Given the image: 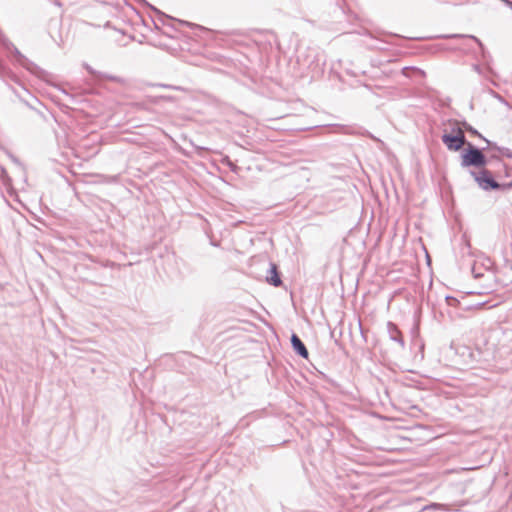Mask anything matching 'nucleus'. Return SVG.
Segmentation results:
<instances>
[{
  "instance_id": "obj_5",
  "label": "nucleus",
  "mask_w": 512,
  "mask_h": 512,
  "mask_svg": "<svg viewBox=\"0 0 512 512\" xmlns=\"http://www.w3.org/2000/svg\"><path fill=\"white\" fill-rule=\"evenodd\" d=\"M266 281L274 287H280L282 285V279L278 271L277 265L273 262H269V268L267 270Z\"/></svg>"
},
{
  "instance_id": "obj_10",
  "label": "nucleus",
  "mask_w": 512,
  "mask_h": 512,
  "mask_svg": "<svg viewBox=\"0 0 512 512\" xmlns=\"http://www.w3.org/2000/svg\"><path fill=\"white\" fill-rule=\"evenodd\" d=\"M484 141L487 144V148L496 150L499 153H501L503 156L512 159V151L509 148L504 147V146H499V145H497V143L492 142L488 139H484Z\"/></svg>"
},
{
  "instance_id": "obj_27",
  "label": "nucleus",
  "mask_w": 512,
  "mask_h": 512,
  "mask_svg": "<svg viewBox=\"0 0 512 512\" xmlns=\"http://www.w3.org/2000/svg\"><path fill=\"white\" fill-rule=\"evenodd\" d=\"M2 32V30L0 29V33Z\"/></svg>"
},
{
  "instance_id": "obj_14",
  "label": "nucleus",
  "mask_w": 512,
  "mask_h": 512,
  "mask_svg": "<svg viewBox=\"0 0 512 512\" xmlns=\"http://www.w3.org/2000/svg\"><path fill=\"white\" fill-rule=\"evenodd\" d=\"M451 37H454V38H457V37H466V38H469L471 40H473L474 42L477 43V45L480 47L481 51H482V54L483 56H485V48H484V45L483 43L476 37V36H473V35H459V34H455V35H452Z\"/></svg>"
},
{
  "instance_id": "obj_4",
  "label": "nucleus",
  "mask_w": 512,
  "mask_h": 512,
  "mask_svg": "<svg viewBox=\"0 0 512 512\" xmlns=\"http://www.w3.org/2000/svg\"><path fill=\"white\" fill-rule=\"evenodd\" d=\"M441 140L444 143V145L447 147L450 151H459L462 149L464 145L467 146L466 137L464 134L454 135V134H447L445 131L443 135L441 136Z\"/></svg>"
},
{
  "instance_id": "obj_9",
  "label": "nucleus",
  "mask_w": 512,
  "mask_h": 512,
  "mask_svg": "<svg viewBox=\"0 0 512 512\" xmlns=\"http://www.w3.org/2000/svg\"><path fill=\"white\" fill-rule=\"evenodd\" d=\"M472 274L475 279L487 278L489 282L484 285V288L488 291L493 289L494 285L492 282L494 281V275H484V273L478 270L476 264L472 266Z\"/></svg>"
},
{
  "instance_id": "obj_20",
  "label": "nucleus",
  "mask_w": 512,
  "mask_h": 512,
  "mask_svg": "<svg viewBox=\"0 0 512 512\" xmlns=\"http://www.w3.org/2000/svg\"><path fill=\"white\" fill-rule=\"evenodd\" d=\"M472 68L475 72H477L478 74H482V68L480 67L479 64H473L472 65Z\"/></svg>"
},
{
  "instance_id": "obj_1",
  "label": "nucleus",
  "mask_w": 512,
  "mask_h": 512,
  "mask_svg": "<svg viewBox=\"0 0 512 512\" xmlns=\"http://www.w3.org/2000/svg\"><path fill=\"white\" fill-rule=\"evenodd\" d=\"M485 149L486 148L480 149L470 142L467 143L466 148L461 154V167L485 168L488 164V159L483 153Z\"/></svg>"
},
{
  "instance_id": "obj_19",
  "label": "nucleus",
  "mask_w": 512,
  "mask_h": 512,
  "mask_svg": "<svg viewBox=\"0 0 512 512\" xmlns=\"http://www.w3.org/2000/svg\"><path fill=\"white\" fill-rule=\"evenodd\" d=\"M225 162H227L228 166L230 167V169H231L232 171H235V169H236V165H235V164H233V163L231 162V160H230L228 157H226Z\"/></svg>"
},
{
  "instance_id": "obj_22",
  "label": "nucleus",
  "mask_w": 512,
  "mask_h": 512,
  "mask_svg": "<svg viewBox=\"0 0 512 512\" xmlns=\"http://www.w3.org/2000/svg\"><path fill=\"white\" fill-rule=\"evenodd\" d=\"M507 7L512 9V1L511 0H501Z\"/></svg>"
},
{
  "instance_id": "obj_16",
  "label": "nucleus",
  "mask_w": 512,
  "mask_h": 512,
  "mask_svg": "<svg viewBox=\"0 0 512 512\" xmlns=\"http://www.w3.org/2000/svg\"><path fill=\"white\" fill-rule=\"evenodd\" d=\"M445 300H446L447 304H448L449 306H452V307H456V306L459 304L458 299H456V298H455V297H453V296H447V297L445 298Z\"/></svg>"
},
{
  "instance_id": "obj_3",
  "label": "nucleus",
  "mask_w": 512,
  "mask_h": 512,
  "mask_svg": "<svg viewBox=\"0 0 512 512\" xmlns=\"http://www.w3.org/2000/svg\"><path fill=\"white\" fill-rule=\"evenodd\" d=\"M0 44L2 47L7 50L10 54L15 57V61L26 69H30V64H32L19 50L18 48L6 37L4 32L0 33Z\"/></svg>"
},
{
  "instance_id": "obj_7",
  "label": "nucleus",
  "mask_w": 512,
  "mask_h": 512,
  "mask_svg": "<svg viewBox=\"0 0 512 512\" xmlns=\"http://www.w3.org/2000/svg\"><path fill=\"white\" fill-rule=\"evenodd\" d=\"M387 331H388L390 340L399 344L400 348L403 349L405 347V342H404L402 333L398 329V327L393 322H388L387 323Z\"/></svg>"
},
{
  "instance_id": "obj_8",
  "label": "nucleus",
  "mask_w": 512,
  "mask_h": 512,
  "mask_svg": "<svg viewBox=\"0 0 512 512\" xmlns=\"http://www.w3.org/2000/svg\"><path fill=\"white\" fill-rule=\"evenodd\" d=\"M369 42H366V46L371 50H387V45L390 44L389 41L381 38H377L373 36L372 34L368 35Z\"/></svg>"
},
{
  "instance_id": "obj_18",
  "label": "nucleus",
  "mask_w": 512,
  "mask_h": 512,
  "mask_svg": "<svg viewBox=\"0 0 512 512\" xmlns=\"http://www.w3.org/2000/svg\"><path fill=\"white\" fill-rule=\"evenodd\" d=\"M463 245L464 247L462 248V250L464 251L465 249L467 250V253L470 254V249H471V245H470V242L469 240H467L466 238L463 239Z\"/></svg>"
},
{
  "instance_id": "obj_23",
  "label": "nucleus",
  "mask_w": 512,
  "mask_h": 512,
  "mask_svg": "<svg viewBox=\"0 0 512 512\" xmlns=\"http://www.w3.org/2000/svg\"><path fill=\"white\" fill-rule=\"evenodd\" d=\"M160 86H161V87H164V88L175 89V90H177V89H178L177 87H174V86H171V85L160 84Z\"/></svg>"
},
{
  "instance_id": "obj_26",
  "label": "nucleus",
  "mask_w": 512,
  "mask_h": 512,
  "mask_svg": "<svg viewBox=\"0 0 512 512\" xmlns=\"http://www.w3.org/2000/svg\"><path fill=\"white\" fill-rule=\"evenodd\" d=\"M436 506H437V504H432V505H430L429 507H430V508H435Z\"/></svg>"
},
{
  "instance_id": "obj_21",
  "label": "nucleus",
  "mask_w": 512,
  "mask_h": 512,
  "mask_svg": "<svg viewBox=\"0 0 512 512\" xmlns=\"http://www.w3.org/2000/svg\"><path fill=\"white\" fill-rule=\"evenodd\" d=\"M511 188H512V181L508 182V183H503L502 184V190H509Z\"/></svg>"
},
{
  "instance_id": "obj_13",
  "label": "nucleus",
  "mask_w": 512,
  "mask_h": 512,
  "mask_svg": "<svg viewBox=\"0 0 512 512\" xmlns=\"http://www.w3.org/2000/svg\"><path fill=\"white\" fill-rule=\"evenodd\" d=\"M412 73H418L421 75H424V72L416 67L407 66L402 68V74L406 77H411Z\"/></svg>"
},
{
  "instance_id": "obj_12",
  "label": "nucleus",
  "mask_w": 512,
  "mask_h": 512,
  "mask_svg": "<svg viewBox=\"0 0 512 512\" xmlns=\"http://www.w3.org/2000/svg\"><path fill=\"white\" fill-rule=\"evenodd\" d=\"M462 127H463V131L465 130V131L469 132L471 135L481 138L483 141H484V139H486L481 133L478 132V130H476L474 127H472L466 121H464L462 123Z\"/></svg>"
},
{
  "instance_id": "obj_17",
  "label": "nucleus",
  "mask_w": 512,
  "mask_h": 512,
  "mask_svg": "<svg viewBox=\"0 0 512 512\" xmlns=\"http://www.w3.org/2000/svg\"><path fill=\"white\" fill-rule=\"evenodd\" d=\"M101 77L105 78V79H108L110 81H114V82H120L121 79L117 76H112V75H107V74H100Z\"/></svg>"
},
{
  "instance_id": "obj_11",
  "label": "nucleus",
  "mask_w": 512,
  "mask_h": 512,
  "mask_svg": "<svg viewBox=\"0 0 512 512\" xmlns=\"http://www.w3.org/2000/svg\"><path fill=\"white\" fill-rule=\"evenodd\" d=\"M0 77L4 81H13L16 83L18 82L16 75L10 69L3 67L1 64H0Z\"/></svg>"
},
{
  "instance_id": "obj_25",
  "label": "nucleus",
  "mask_w": 512,
  "mask_h": 512,
  "mask_svg": "<svg viewBox=\"0 0 512 512\" xmlns=\"http://www.w3.org/2000/svg\"><path fill=\"white\" fill-rule=\"evenodd\" d=\"M491 159L499 161V157L497 155H491Z\"/></svg>"
},
{
  "instance_id": "obj_24",
  "label": "nucleus",
  "mask_w": 512,
  "mask_h": 512,
  "mask_svg": "<svg viewBox=\"0 0 512 512\" xmlns=\"http://www.w3.org/2000/svg\"><path fill=\"white\" fill-rule=\"evenodd\" d=\"M86 68H87V70L89 71L90 74H92V75L95 74V71L91 67L87 66Z\"/></svg>"
},
{
  "instance_id": "obj_2",
  "label": "nucleus",
  "mask_w": 512,
  "mask_h": 512,
  "mask_svg": "<svg viewBox=\"0 0 512 512\" xmlns=\"http://www.w3.org/2000/svg\"><path fill=\"white\" fill-rule=\"evenodd\" d=\"M470 175L474 178L478 186L484 191L502 190V184L497 182L491 171L486 168L476 172L471 170Z\"/></svg>"
},
{
  "instance_id": "obj_6",
  "label": "nucleus",
  "mask_w": 512,
  "mask_h": 512,
  "mask_svg": "<svg viewBox=\"0 0 512 512\" xmlns=\"http://www.w3.org/2000/svg\"><path fill=\"white\" fill-rule=\"evenodd\" d=\"M290 340H291V345H292L294 352L297 355H299L300 357L307 359L309 352H308L305 344L303 343V341L299 338V336L297 334L293 333L291 335Z\"/></svg>"
},
{
  "instance_id": "obj_15",
  "label": "nucleus",
  "mask_w": 512,
  "mask_h": 512,
  "mask_svg": "<svg viewBox=\"0 0 512 512\" xmlns=\"http://www.w3.org/2000/svg\"><path fill=\"white\" fill-rule=\"evenodd\" d=\"M458 133L459 134H464L463 127L460 126L457 121H454L452 123L451 130H450V132L448 134L458 135Z\"/></svg>"
}]
</instances>
